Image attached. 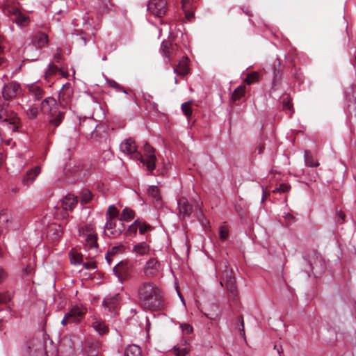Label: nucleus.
Here are the masks:
<instances>
[{
    "mask_svg": "<svg viewBox=\"0 0 356 356\" xmlns=\"http://www.w3.org/2000/svg\"><path fill=\"white\" fill-rule=\"evenodd\" d=\"M151 251L150 245L148 243L143 241L136 243L132 248L131 252L136 256H146Z\"/></svg>",
    "mask_w": 356,
    "mask_h": 356,
    "instance_id": "nucleus-19",
    "label": "nucleus"
},
{
    "mask_svg": "<svg viewBox=\"0 0 356 356\" xmlns=\"http://www.w3.org/2000/svg\"><path fill=\"white\" fill-rule=\"evenodd\" d=\"M0 122H6L10 125L13 131H16L21 124L17 115L8 111L5 104H0Z\"/></svg>",
    "mask_w": 356,
    "mask_h": 356,
    "instance_id": "nucleus-4",
    "label": "nucleus"
},
{
    "mask_svg": "<svg viewBox=\"0 0 356 356\" xmlns=\"http://www.w3.org/2000/svg\"><path fill=\"white\" fill-rule=\"evenodd\" d=\"M40 171L41 169L40 166H36L31 170L28 171L22 178V181L23 185L29 187L35 180V178L40 173Z\"/></svg>",
    "mask_w": 356,
    "mask_h": 356,
    "instance_id": "nucleus-21",
    "label": "nucleus"
},
{
    "mask_svg": "<svg viewBox=\"0 0 356 356\" xmlns=\"http://www.w3.org/2000/svg\"><path fill=\"white\" fill-rule=\"evenodd\" d=\"M181 328L183 331L186 332L188 334L191 333L193 332V327L189 324L181 325Z\"/></svg>",
    "mask_w": 356,
    "mask_h": 356,
    "instance_id": "nucleus-52",
    "label": "nucleus"
},
{
    "mask_svg": "<svg viewBox=\"0 0 356 356\" xmlns=\"http://www.w3.org/2000/svg\"><path fill=\"white\" fill-rule=\"evenodd\" d=\"M305 162L308 167H317L319 165L318 162L314 161L313 156L309 151H305Z\"/></svg>",
    "mask_w": 356,
    "mask_h": 356,
    "instance_id": "nucleus-34",
    "label": "nucleus"
},
{
    "mask_svg": "<svg viewBox=\"0 0 356 356\" xmlns=\"http://www.w3.org/2000/svg\"><path fill=\"white\" fill-rule=\"evenodd\" d=\"M4 47V39L3 37L0 36V54L3 51Z\"/></svg>",
    "mask_w": 356,
    "mask_h": 356,
    "instance_id": "nucleus-58",
    "label": "nucleus"
},
{
    "mask_svg": "<svg viewBox=\"0 0 356 356\" xmlns=\"http://www.w3.org/2000/svg\"><path fill=\"white\" fill-rule=\"evenodd\" d=\"M67 314H70L72 321L76 322L79 321V318L83 315V312L79 307H74Z\"/></svg>",
    "mask_w": 356,
    "mask_h": 356,
    "instance_id": "nucleus-36",
    "label": "nucleus"
},
{
    "mask_svg": "<svg viewBox=\"0 0 356 356\" xmlns=\"http://www.w3.org/2000/svg\"><path fill=\"white\" fill-rule=\"evenodd\" d=\"M70 258L72 264L76 265L82 262V256L80 254L72 251L70 252Z\"/></svg>",
    "mask_w": 356,
    "mask_h": 356,
    "instance_id": "nucleus-40",
    "label": "nucleus"
},
{
    "mask_svg": "<svg viewBox=\"0 0 356 356\" xmlns=\"http://www.w3.org/2000/svg\"><path fill=\"white\" fill-rule=\"evenodd\" d=\"M63 235V229L60 225H52L49 227L47 236L50 237L53 241L59 239Z\"/></svg>",
    "mask_w": 356,
    "mask_h": 356,
    "instance_id": "nucleus-25",
    "label": "nucleus"
},
{
    "mask_svg": "<svg viewBox=\"0 0 356 356\" xmlns=\"http://www.w3.org/2000/svg\"><path fill=\"white\" fill-rule=\"evenodd\" d=\"M10 300V297L7 293H0V303L6 304Z\"/></svg>",
    "mask_w": 356,
    "mask_h": 356,
    "instance_id": "nucleus-49",
    "label": "nucleus"
},
{
    "mask_svg": "<svg viewBox=\"0 0 356 356\" xmlns=\"http://www.w3.org/2000/svg\"><path fill=\"white\" fill-rule=\"evenodd\" d=\"M102 156L104 160H111L113 157V154L111 150L108 148L104 150Z\"/></svg>",
    "mask_w": 356,
    "mask_h": 356,
    "instance_id": "nucleus-48",
    "label": "nucleus"
},
{
    "mask_svg": "<svg viewBox=\"0 0 356 356\" xmlns=\"http://www.w3.org/2000/svg\"><path fill=\"white\" fill-rule=\"evenodd\" d=\"M290 186L286 184H282L280 185L279 187L275 188L273 190V192L274 193H285V192H287L288 191H289L290 189Z\"/></svg>",
    "mask_w": 356,
    "mask_h": 356,
    "instance_id": "nucleus-45",
    "label": "nucleus"
},
{
    "mask_svg": "<svg viewBox=\"0 0 356 356\" xmlns=\"http://www.w3.org/2000/svg\"><path fill=\"white\" fill-rule=\"evenodd\" d=\"M86 234L83 231V236L85 238V249L90 251V256L95 257L98 253L97 235L91 229H86Z\"/></svg>",
    "mask_w": 356,
    "mask_h": 356,
    "instance_id": "nucleus-7",
    "label": "nucleus"
},
{
    "mask_svg": "<svg viewBox=\"0 0 356 356\" xmlns=\"http://www.w3.org/2000/svg\"><path fill=\"white\" fill-rule=\"evenodd\" d=\"M22 92L21 86L16 81H10L5 83L2 90V97L6 101H10Z\"/></svg>",
    "mask_w": 356,
    "mask_h": 356,
    "instance_id": "nucleus-10",
    "label": "nucleus"
},
{
    "mask_svg": "<svg viewBox=\"0 0 356 356\" xmlns=\"http://www.w3.org/2000/svg\"><path fill=\"white\" fill-rule=\"evenodd\" d=\"M97 127V125H95L93 123L91 126V129H93L92 131H91L90 132V134H91V138H93L94 137V135H95V129Z\"/></svg>",
    "mask_w": 356,
    "mask_h": 356,
    "instance_id": "nucleus-62",
    "label": "nucleus"
},
{
    "mask_svg": "<svg viewBox=\"0 0 356 356\" xmlns=\"http://www.w3.org/2000/svg\"><path fill=\"white\" fill-rule=\"evenodd\" d=\"M92 327L100 335L106 334L108 330V327L105 325L104 322L101 320H95L93 321Z\"/></svg>",
    "mask_w": 356,
    "mask_h": 356,
    "instance_id": "nucleus-29",
    "label": "nucleus"
},
{
    "mask_svg": "<svg viewBox=\"0 0 356 356\" xmlns=\"http://www.w3.org/2000/svg\"><path fill=\"white\" fill-rule=\"evenodd\" d=\"M224 264L225 269L222 274L223 282H220V284L223 286V282H225L227 290L232 296L233 299H236L237 297V289L232 270L227 266V262H225Z\"/></svg>",
    "mask_w": 356,
    "mask_h": 356,
    "instance_id": "nucleus-6",
    "label": "nucleus"
},
{
    "mask_svg": "<svg viewBox=\"0 0 356 356\" xmlns=\"http://www.w3.org/2000/svg\"><path fill=\"white\" fill-rule=\"evenodd\" d=\"M188 351V347L185 344L174 347V353L176 356H186Z\"/></svg>",
    "mask_w": 356,
    "mask_h": 356,
    "instance_id": "nucleus-35",
    "label": "nucleus"
},
{
    "mask_svg": "<svg viewBox=\"0 0 356 356\" xmlns=\"http://www.w3.org/2000/svg\"><path fill=\"white\" fill-rule=\"evenodd\" d=\"M186 17L188 20H191L194 17V14L192 12H188L186 13Z\"/></svg>",
    "mask_w": 356,
    "mask_h": 356,
    "instance_id": "nucleus-60",
    "label": "nucleus"
},
{
    "mask_svg": "<svg viewBox=\"0 0 356 356\" xmlns=\"http://www.w3.org/2000/svg\"><path fill=\"white\" fill-rule=\"evenodd\" d=\"M283 107L284 109H289V110L291 111L292 110V104L291 103V102L289 100L287 102H284Z\"/></svg>",
    "mask_w": 356,
    "mask_h": 356,
    "instance_id": "nucleus-54",
    "label": "nucleus"
},
{
    "mask_svg": "<svg viewBox=\"0 0 356 356\" xmlns=\"http://www.w3.org/2000/svg\"><path fill=\"white\" fill-rule=\"evenodd\" d=\"M29 92L34 101L40 100L44 95L43 89L36 84L31 85L29 87Z\"/></svg>",
    "mask_w": 356,
    "mask_h": 356,
    "instance_id": "nucleus-24",
    "label": "nucleus"
},
{
    "mask_svg": "<svg viewBox=\"0 0 356 356\" xmlns=\"http://www.w3.org/2000/svg\"><path fill=\"white\" fill-rule=\"evenodd\" d=\"M131 265L127 261H120L113 268L114 274L121 283L131 277Z\"/></svg>",
    "mask_w": 356,
    "mask_h": 356,
    "instance_id": "nucleus-9",
    "label": "nucleus"
},
{
    "mask_svg": "<svg viewBox=\"0 0 356 356\" xmlns=\"http://www.w3.org/2000/svg\"><path fill=\"white\" fill-rule=\"evenodd\" d=\"M22 108L27 118L30 120L36 119L39 111H40L38 107L31 101L27 102L26 105L22 106Z\"/></svg>",
    "mask_w": 356,
    "mask_h": 356,
    "instance_id": "nucleus-23",
    "label": "nucleus"
},
{
    "mask_svg": "<svg viewBox=\"0 0 356 356\" xmlns=\"http://www.w3.org/2000/svg\"><path fill=\"white\" fill-rule=\"evenodd\" d=\"M48 36L41 32H37L31 36V44L36 49H42L48 43Z\"/></svg>",
    "mask_w": 356,
    "mask_h": 356,
    "instance_id": "nucleus-17",
    "label": "nucleus"
},
{
    "mask_svg": "<svg viewBox=\"0 0 356 356\" xmlns=\"http://www.w3.org/2000/svg\"><path fill=\"white\" fill-rule=\"evenodd\" d=\"M40 111L43 114L51 117L49 124L54 127H58L64 118V112L58 110L56 100L51 97H48L42 101Z\"/></svg>",
    "mask_w": 356,
    "mask_h": 356,
    "instance_id": "nucleus-2",
    "label": "nucleus"
},
{
    "mask_svg": "<svg viewBox=\"0 0 356 356\" xmlns=\"http://www.w3.org/2000/svg\"><path fill=\"white\" fill-rule=\"evenodd\" d=\"M12 222V214L8 209L0 211V227L8 228Z\"/></svg>",
    "mask_w": 356,
    "mask_h": 356,
    "instance_id": "nucleus-26",
    "label": "nucleus"
},
{
    "mask_svg": "<svg viewBox=\"0 0 356 356\" xmlns=\"http://www.w3.org/2000/svg\"><path fill=\"white\" fill-rule=\"evenodd\" d=\"M138 229V220H135L134 223H132L128 227L127 230V234L128 235H135Z\"/></svg>",
    "mask_w": 356,
    "mask_h": 356,
    "instance_id": "nucleus-41",
    "label": "nucleus"
},
{
    "mask_svg": "<svg viewBox=\"0 0 356 356\" xmlns=\"http://www.w3.org/2000/svg\"><path fill=\"white\" fill-rule=\"evenodd\" d=\"M137 296L144 308L156 310L163 305L162 292L159 286L151 282H144L139 285Z\"/></svg>",
    "mask_w": 356,
    "mask_h": 356,
    "instance_id": "nucleus-1",
    "label": "nucleus"
},
{
    "mask_svg": "<svg viewBox=\"0 0 356 356\" xmlns=\"http://www.w3.org/2000/svg\"><path fill=\"white\" fill-rule=\"evenodd\" d=\"M162 265L157 259L152 257L147 260L143 268V273L147 277H154L162 271Z\"/></svg>",
    "mask_w": 356,
    "mask_h": 356,
    "instance_id": "nucleus-11",
    "label": "nucleus"
},
{
    "mask_svg": "<svg viewBox=\"0 0 356 356\" xmlns=\"http://www.w3.org/2000/svg\"><path fill=\"white\" fill-rule=\"evenodd\" d=\"M120 150L125 154L131 155L136 159V145L131 138H127L123 140L120 145Z\"/></svg>",
    "mask_w": 356,
    "mask_h": 356,
    "instance_id": "nucleus-15",
    "label": "nucleus"
},
{
    "mask_svg": "<svg viewBox=\"0 0 356 356\" xmlns=\"http://www.w3.org/2000/svg\"><path fill=\"white\" fill-rule=\"evenodd\" d=\"M177 207L179 209V216L181 218L188 217L192 213L193 207L188 202V200L184 197L178 199Z\"/></svg>",
    "mask_w": 356,
    "mask_h": 356,
    "instance_id": "nucleus-14",
    "label": "nucleus"
},
{
    "mask_svg": "<svg viewBox=\"0 0 356 356\" xmlns=\"http://www.w3.org/2000/svg\"><path fill=\"white\" fill-rule=\"evenodd\" d=\"M161 51L163 55L170 61L171 58L176 55L177 48L176 45L172 44L168 41H163L161 46Z\"/></svg>",
    "mask_w": 356,
    "mask_h": 356,
    "instance_id": "nucleus-18",
    "label": "nucleus"
},
{
    "mask_svg": "<svg viewBox=\"0 0 356 356\" xmlns=\"http://www.w3.org/2000/svg\"><path fill=\"white\" fill-rule=\"evenodd\" d=\"M124 245H118V246H113L109 250L108 254H115L118 252H124Z\"/></svg>",
    "mask_w": 356,
    "mask_h": 356,
    "instance_id": "nucleus-46",
    "label": "nucleus"
},
{
    "mask_svg": "<svg viewBox=\"0 0 356 356\" xmlns=\"http://www.w3.org/2000/svg\"><path fill=\"white\" fill-rule=\"evenodd\" d=\"M150 229V225L138 220V230L140 234H144L147 231L149 230Z\"/></svg>",
    "mask_w": 356,
    "mask_h": 356,
    "instance_id": "nucleus-44",
    "label": "nucleus"
},
{
    "mask_svg": "<svg viewBox=\"0 0 356 356\" xmlns=\"http://www.w3.org/2000/svg\"><path fill=\"white\" fill-rule=\"evenodd\" d=\"M104 227L106 235L113 238L118 236L125 229V225L120 218L107 220Z\"/></svg>",
    "mask_w": 356,
    "mask_h": 356,
    "instance_id": "nucleus-8",
    "label": "nucleus"
},
{
    "mask_svg": "<svg viewBox=\"0 0 356 356\" xmlns=\"http://www.w3.org/2000/svg\"><path fill=\"white\" fill-rule=\"evenodd\" d=\"M245 92V86L243 85H241L237 87L232 94V99L233 101H236L240 99Z\"/></svg>",
    "mask_w": 356,
    "mask_h": 356,
    "instance_id": "nucleus-30",
    "label": "nucleus"
},
{
    "mask_svg": "<svg viewBox=\"0 0 356 356\" xmlns=\"http://www.w3.org/2000/svg\"><path fill=\"white\" fill-rule=\"evenodd\" d=\"M90 122V120H88V122H87L86 120H84L82 123H81V127L83 129V131L85 134H87L86 130V127L88 125V122Z\"/></svg>",
    "mask_w": 356,
    "mask_h": 356,
    "instance_id": "nucleus-59",
    "label": "nucleus"
},
{
    "mask_svg": "<svg viewBox=\"0 0 356 356\" xmlns=\"http://www.w3.org/2000/svg\"><path fill=\"white\" fill-rule=\"evenodd\" d=\"M124 356H142V351L140 346L132 344L129 345L124 350Z\"/></svg>",
    "mask_w": 356,
    "mask_h": 356,
    "instance_id": "nucleus-28",
    "label": "nucleus"
},
{
    "mask_svg": "<svg viewBox=\"0 0 356 356\" xmlns=\"http://www.w3.org/2000/svg\"><path fill=\"white\" fill-rule=\"evenodd\" d=\"M31 270H32V268L30 266H27L26 268L25 269V273L26 274H29L31 273Z\"/></svg>",
    "mask_w": 356,
    "mask_h": 356,
    "instance_id": "nucleus-63",
    "label": "nucleus"
},
{
    "mask_svg": "<svg viewBox=\"0 0 356 356\" xmlns=\"http://www.w3.org/2000/svg\"><path fill=\"white\" fill-rule=\"evenodd\" d=\"M119 211L115 205H110L106 213V221L108 220L117 219Z\"/></svg>",
    "mask_w": 356,
    "mask_h": 356,
    "instance_id": "nucleus-32",
    "label": "nucleus"
},
{
    "mask_svg": "<svg viewBox=\"0 0 356 356\" xmlns=\"http://www.w3.org/2000/svg\"><path fill=\"white\" fill-rule=\"evenodd\" d=\"M78 202L77 197L74 195H67L60 202V206L65 211H72Z\"/></svg>",
    "mask_w": 356,
    "mask_h": 356,
    "instance_id": "nucleus-20",
    "label": "nucleus"
},
{
    "mask_svg": "<svg viewBox=\"0 0 356 356\" xmlns=\"http://www.w3.org/2000/svg\"><path fill=\"white\" fill-rule=\"evenodd\" d=\"M107 83L108 84V86L110 87L115 88L116 90H118L119 91H122L124 93H126V94L127 93V91L124 88H122L120 84H118L116 81H115L113 80L108 79Z\"/></svg>",
    "mask_w": 356,
    "mask_h": 356,
    "instance_id": "nucleus-42",
    "label": "nucleus"
},
{
    "mask_svg": "<svg viewBox=\"0 0 356 356\" xmlns=\"http://www.w3.org/2000/svg\"><path fill=\"white\" fill-rule=\"evenodd\" d=\"M83 267L86 269H95L96 264L93 261H87L83 264Z\"/></svg>",
    "mask_w": 356,
    "mask_h": 356,
    "instance_id": "nucleus-50",
    "label": "nucleus"
},
{
    "mask_svg": "<svg viewBox=\"0 0 356 356\" xmlns=\"http://www.w3.org/2000/svg\"><path fill=\"white\" fill-rule=\"evenodd\" d=\"M135 213L133 210L129 208H124L121 213L120 219L122 221H131L134 219Z\"/></svg>",
    "mask_w": 356,
    "mask_h": 356,
    "instance_id": "nucleus-31",
    "label": "nucleus"
},
{
    "mask_svg": "<svg viewBox=\"0 0 356 356\" xmlns=\"http://www.w3.org/2000/svg\"><path fill=\"white\" fill-rule=\"evenodd\" d=\"M100 344L97 341H86L83 346V354L86 356H97Z\"/></svg>",
    "mask_w": 356,
    "mask_h": 356,
    "instance_id": "nucleus-16",
    "label": "nucleus"
},
{
    "mask_svg": "<svg viewBox=\"0 0 356 356\" xmlns=\"http://www.w3.org/2000/svg\"><path fill=\"white\" fill-rule=\"evenodd\" d=\"M148 10L158 17L164 16L167 9L166 0H152L147 5Z\"/></svg>",
    "mask_w": 356,
    "mask_h": 356,
    "instance_id": "nucleus-13",
    "label": "nucleus"
},
{
    "mask_svg": "<svg viewBox=\"0 0 356 356\" xmlns=\"http://www.w3.org/2000/svg\"><path fill=\"white\" fill-rule=\"evenodd\" d=\"M78 40L80 42V45L86 46L87 44L86 38L83 36L79 38Z\"/></svg>",
    "mask_w": 356,
    "mask_h": 356,
    "instance_id": "nucleus-57",
    "label": "nucleus"
},
{
    "mask_svg": "<svg viewBox=\"0 0 356 356\" xmlns=\"http://www.w3.org/2000/svg\"><path fill=\"white\" fill-rule=\"evenodd\" d=\"M220 238L222 241L225 240L229 234V232L227 227L222 226L220 228Z\"/></svg>",
    "mask_w": 356,
    "mask_h": 356,
    "instance_id": "nucleus-47",
    "label": "nucleus"
},
{
    "mask_svg": "<svg viewBox=\"0 0 356 356\" xmlns=\"http://www.w3.org/2000/svg\"><path fill=\"white\" fill-rule=\"evenodd\" d=\"M71 318L70 317V314H66L61 321L62 325H65L68 321H70Z\"/></svg>",
    "mask_w": 356,
    "mask_h": 356,
    "instance_id": "nucleus-55",
    "label": "nucleus"
},
{
    "mask_svg": "<svg viewBox=\"0 0 356 356\" xmlns=\"http://www.w3.org/2000/svg\"><path fill=\"white\" fill-rule=\"evenodd\" d=\"M147 193L149 197H151L153 200L155 201H160L161 200V195L159 189L156 186H151L147 189Z\"/></svg>",
    "mask_w": 356,
    "mask_h": 356,
    "instance_id": "nucleus-33",
    "label": "nucleus"
},
{
    "mask_svg": "<svg viewBox=\"0 0 356 356\" xmlns=\"http://www.w3.org/2000/svg\"><path fill=\"white\" fill-rule=\"evenodd\" d=\"M5 13L10 17H14L13 22L17 24L20 27H26L30 23V19L29 16L22 13V11L15 6H8L6 7Z\"/></svg>",
    "mask_w": 356,
    "mask_h": 356,
    "instance_id": "nucleus-5",
    "label": "nucleus"
},
{
    "mask_svg": "<svg viewBox=\"0 0 356 356\" xmlns=\"http://www.w3.org/2000/svg\"><path fill=\"white\" fill-rule=\"evenodd\" d=\"M240 318H241V326H242V331L244 332V321H243V319L242 317H241Z\"/></svg>",
    "mask_w": 356,
    "mask_h": 356,
    "instance_id": "nucleus-64",
    "label": "nucleus"
},
{
    "mask_svg": "<svg viewBox=\"0 0 356 356\" xmlns=\"http://www.w3.org/2000/svg\"><path fill=\"white\" fill-rule=\"evenodd\" d=\"M73 97V89L70 83L63 86L59 93V104L63 108L70 106Z\"/></svg>",
    "mask_w": 356,
    "mask_h": 356,
    "instance_id": "nucleus-12",
    "label": "nucleus"
},
{
    "mask_svg": "<svg viewBox=\"0 0 356 356\" xmlns=\"http://www.w3.org/2000/svg\"><path fill=\"white\" fill-rule=\"evenodd\" d=\"M83 165L81 163H77L74 164V169L72 170V173L73 174H79V172L82 170Z\"/></svg>",
    "mask_w": 356,
    "mask_h": 356,
    "instance_id": "nucleus-51",
    "label": "nucleus"
},
{
    "mask_svg": "<svg viewBox=\"0 0 356 356\" xmlns=\"http://www.w3.org/2000/svg\"><path fill=\"white\" fill-rule=\"evenodd\" d=\"M6 277L7 274L5 272V270L3 268H0V283L3 282L6 280Z\"/></svg>",
    "mask_w": 356,
    "mask_h": 356,
    "instance_id": "nucleus-53",
    "label": "nucleus"
},
{
    "mask_svg": "<svg viewBox=\"0 0 356 356\" xmlns=\"http://www.w3.org/2000/svg\"><path fill=\"white\" fill-rule=\"evenodd\" d=\"M191 104V102H186L183 103L181 106V111L186 116L187 119H189L193 113Z\"/></svg>",
    "mask_w": 356,
    "mask_h": 356,
    "instance_id": "nucleus-38",
    "label": "nucleus"
},
{
    "mask_svg": "<svg viewBox=\"0 0 356 356\" xmlns=\"http://www.w3.org/2000/svg\"><path fill=\"white\" fill-rule=\"evenodd\" d=\"M147 106L151 107L154 111L157 110V104L153 102H151L150 100H148V104H147Z\"/></svg>",
    "mask_w": 356,
    "mask_h": 356,
    "instance_id": "nucleus-56",
    "label": "nucleus"
},
{
    "mask_svg": "<svg viewBox=\"0 0 356 356\" xmlns=\"http://www.w3.org/2000/svg\"><path fill=\"white\" fill-rule=\"evenodd\" d=\"M189 72L187 58L180 60L176 67L174 68V72L181 76L186 75Z\"/></svg>",
    "mask_w": 356,
    "mask_h": 356,
    "instance_id": "nucleus-27",
    "label": "nucleus"
},
{
    "mask_svg": "<svg viewBox=\"0 0 356 356\" xmlns=\"http://www.w3.org/2000/svg\"><path fill=\"white\" fill-rule=\"evenodd\" d=\"M120 304V297L119 294H115L112 296L107 297L105 298L102 302V305L107 308L108 311L113 312H114L119 306Z\"/></svg>",
    "mask_w": 356,
    "mask_h": 356,
    "instance_id": "nucleus-22",
    "label": "nucleus"
},
{
    "mask_svg": "<svg viewBox=\"0 0 356 356\" xmlns=\"http://www.w3.org/2000/svg\"><path fill=\"white\" fill-rule=\"evenodd\" d=\"M259 81V74L257 72H253L248 74L245 79V82L248 84H252Z\"/></svg>",
    "mask_w": 356,
    "mask_h": 356,
    "instance_id": "nucleus-39",
    "label": "nucleus"
},
{
    "mask_svg": "<svg viewBox=\"0 0 356 356\" xmlns=\"http://www.w3.org/2000/svg\"><path fill=\"white\" fill-rule=\"evenodd\" d=\"M92 198L91 193L88 191L83 192L81 195V203L82 204H88Z\"/></svg>",
    "mask_w": 356,
    "mask_h": 356,
    "instance_id": "nucleus-43",
    "label": "nucleus"
},
{
    "mask_svg": "<svg viewBox=\"0 0 356 356\" xmlns=\"http://www.w3.org/2000/svg\"><path fill=\"white\" fill-rule=\"evenodd\" d=\"M56 69H57V67H55L53 64L52 65H49V68L48 70V72L49 74L54 73V70H56Z\"/></svg>",
    "mask_w": 356,
    "mask_h": 356,
    "instance_id": "nucleus-61",
    "label": "nucleus"
},
{
    "mask_svg": "<svg viewBox=\"0 0 356 356\" xmlns=\"http://www.w3.org/2000/svg\"><path fill=\"white\" fill-rule=\"evenodd\" d=\"M145 154L143 155L140 152L136 154V159L140 161L148 171L152 172L156 167V157L154 154L155 149L145 143L144 145Z\"/></svg>",
    "mask_w": 356,
    "mask_h": 356,
    "instance_id": "nucleus-3",
    "label": "nucleus"
},
{
    "mask_svg": "<svg viewBox=\"0 0 356 356\" xmlns=\"http://www.w3.org/2000/svg\"><path fill=\"white\" fill-rule=\"evenodd\" d=\"M113 6V5L111 2V0H101L99 3V10L102 13H105L111 10Z\"/></svg>",
    "mask_w": 356,
    "mask_h": 356,
    "instance_id": "nucleus-37",
    "label": "nucleus"
}]
</instances>
